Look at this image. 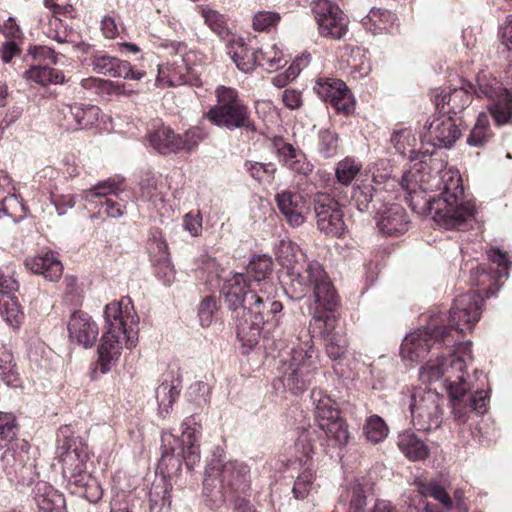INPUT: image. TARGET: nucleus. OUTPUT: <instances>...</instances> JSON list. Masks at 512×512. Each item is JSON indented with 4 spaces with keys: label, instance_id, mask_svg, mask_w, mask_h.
I'll list each match as a JSON object with an SVG mask.
<instances>
[{
    "label": "nucleus",
    "instance_id": "1",
    "mask_svg": "<svg viewBox=\"0 0 512 512\" xmlns=\"http://www.w3.org/2000/svg\"><path fill=\"white\" fill-rule=\"evenodd\" d=\"M104 316L107 330L101 337L97 352L100 370L107 373L119 360L123 344L128 349L136 346L139 318L128 298L107 304Z\"/></svg>",
    "mask_w": 512,
    "mask_h": 512
},
{
    "label": "nucleus",
    "instance_id": "2",
    "mask_svg": "<svg viewBox=\"0 0 512 512\" xmlns=\"http://www.w3.org/2000/svg\"><path fill=\"white\" fill-rule=\"evenodd\" d=\"M450 364L448 357H441L429 360L419 370V379L424 383L443 381L450 397L452 414L459 423H465L472 411L483 414L486 411L487 392L477 390L470 392V385L467 382H459L455 375L449 371Z\"/></svg>",
    "mask_w": 512,
    "mask_h": 512
},
{
    "label": "nucleus",
    "instance_id": "3",
    "mask_svg": "<svg viewBox=\"0 0 512 512\" xmlns=\"http://www.w3.org/2000/svg\"><path fill=\"white\" fill-rule=\"evenodd\" d=\"M441 182L443 187L439 196L426 201L428 214L444 229L463 230L475 218V206L464 198L458 171H443Z\"/></svg>",
    "mask_w": 512,
    "mask_h": 512
},
{
    "label": "nucleus",
    "instance_id": "4",
    "mask_svg": "<svg viewBox=\"0 0 512 512\" xmlns=\"http://www.w3.org/2000/svg\"><path fill=\"white\" fill-rule=\"evenodd\" d=\"M203 494L210 508L219 507L227 496L245 497L251 487L250 467L239 460L221 462L212 459L206 467Z\"/></svg>",
    "mask_w": 512,
    "mask_h": 512
},
{
    "label": "nucleus",
    "instance_id": "5",
    "mask_svg": "<svg viewBox=\"0 0 512 512\" xmlns=\"http://www.w3.org/2000/svg\"><path fill=\"white\" fill-rule=\"evenodd\" d=\"M202 436V426L196 415L186 417L182 422V438L175 437L170 432L161 436V459L158 469L168 476L181 470L184 462L188 470L200 461L199 441Z\"/></svg>",
    "mask_w": 512,
    "mask_h": 512
},
{
    "label": "nucleus",
    "instance_id": "6",
    "mask_svg": "<svg viewBox=\"0 0 512 512\" xmlns=\"http://www.w3.org/2000/svg\"><path fill=\"white\" fill-rule=\"evenodd\" d=\"M272 294L273 292H258L247 308L240 311L236 330L238 340L246 349L244 353H248L257 345L261 331L265 327L271 331L280 323L283 305L280 301L273 300Z\"/></svg>",
    "mask_w": 512,
    "mask_h": 512
},
{
    "label": "nucleus",
    "instance_id": "7",
    "mask_svg": "<svg viewBox=\"0 0 512 512\" xmlns=\"http://www.w3.org/2000/svg\"><path fill=\"white\" fill-rule=\"evenodd\" d=\"M295 298L301 299L309 291L313 292L316 310L320 312H334L339 305L337 291L325 271L316 260L307 258L296 269L292 268L290 275Z\"/></svg>",
    "mask_w": 512,
    "mask_h": 512
},
{
    "label": "nucleus",
    "instance_id": "8",
    "mask_svg": "<svg viewBox=\"0 0 512 512\" xmlns=\"http://www.w3.org/2000/svg\"><path fill=\"white\" fill-rule=\"evenodd\" d=\"M304 338L297 348L292 349L281 368L284 387L296 395L307 389L318 370L319 355L312 337L305 332Z\"/></svg>",
    "mask_w": 512,
    "mask_h": 512
},
{
    "label": "nucleus",
    "instance_id": "9",
    "mask_svg": "<svg viewBox=\"0 0 512 512\" xmlns=\"http://www.w3.org/2000/svg\"><path fill=\"white\" fill-rule=\"evenodd\" d=\"M217 103L209 109L207 119L219 128L229 131L246 129L255 131L249 108L232 87L219 86L215 90Z\"/></svg>",
    "mask_w": 512,
    "mask_h": 512
},
{
    "label": "nucleus",
    "instance_id": "10",
    "mask_svg": "<svg viewBox=\"0 0 512 512\" xmlns=\"http://www.w3.org/2000/svg\"><path fill=\"white\" fill-rule=\"evenodd\" d=\"M443 403V397L435 390L414 389L409 404L413 426L423 432L438 429L443 421Z\"/></svg>",
    "mask_w": 512,
    "mask_h": 512
},
{
    "label": "nucleus",
    "instance_id": "11",
    "mask_svg": "<svg viewBox=\"0 0 512 512\" xmlns=\"http://www.w3.org/2000/svg\"><path fill=\"white\" fill-rule=\"evenodd\" d=\"M450 338L452 336L447 328H441L438 320L433 318L426 327L405 336L400 346V354L403 359L418 362L428 355L435 344L449 347L452 343Z\"/></svg>",
    "mask_w": 512,
    "mask_h": 512
},
{
    "label": "nucleus",
    "instance_id": "12",
    "mask_svg": "<svg viewBox=\"0 0 512 512\" xmlns=\"http://www.w3.org/2000/svg\"><path fill=\"white\" fill-rule=\"evenodd\" d=\"M478 94L490 103L488 109L497 126L512 124V93L495 77L482 74L477 78Z\"/></svg>",
    "mask_w": 512,
    "mask_h": 512
},
{
    "label": "nucleus",
    "instance_id": "13",
    "mask_svg": "<svg viewBox=\"0 0 512 512\" xmlns=\"http://www.w3.org/2000/svg\"><path fill=\"white\" fill-rule=\"evenodd\" d=\"M29 444L24 439H17L15 443L5 449L1 457L4 471L12 481L22 485H30L35 479V463L29 454Z\"/></svg>",
    "mask_w": 512,
    "mask_h": 512
},
{
    "label": "nucleus",
    "instance_id": "14",
    "mask_svg": "<svg viewBox=\"0 0 512 512\" xmlns=\"http://www.w3.org/2000/svg\"><path fill=\"white\" fill-rule=\"evenodd\" d=\"M483 299L475 291L459 295L454 299L453 305L449 311V324L442 328H447L448 332L463 334L471 331L475 323L480 319Z\"/></svg>",
    "mask_w": 512,
    "mask_h": 512
},
{
    "label": "nucleus",
    "instance_id": "15",
    "mask_svg": "<svg viewBox=\"0 0 512 512\" xmlns=\"http://www.w3.org/2000/svg\"><path fill=\"white\" fill-rule=\"evenodd\" d=\"M312 12L322 37L341 40L348 32V17L340 7L329 0H317Z\"/></svg>",
    "mask_w": 512,
    "mask_h": 512
},
{
    "label": "nucleus",
    "instance_id": "16",
    "mask_svg": "<svg viewBox=\"0 0 512 512\" xmlns=\"http://www.w3.org/2000/svg\"><path fill=\"white\" fill-rule=\"evenodd\" d=\"M59 450L62 474L68 485L75 484L82 474H90L87 471L88 446L80 438H67Z\"/></svg>",
    "mask_w": 512,
    "mask_h": 512
},
{
    "label": "nucleus",
    "instance_id": "17",
    "mask_svg": "<svg viewBox=\"0 0 512 512\" xmlns=\"http://www.w3.org/2000/svg\"><path fill=\"white\" fill-rule=\"evenodd\" d=\"M317 228L327 236H342L347 226L341 205L327 193H318L314 198Z\"/></svg>",
    "mask_w": 512,
    "mask_h": 512
},
{
    "label": "nucleus",
    "instance_id": "18",
    "mask_svg": "<svg viewBox=\"0 0 512 512\" xmlns=\"http://www.w3.org/2000/svg\"><path fill=\"white\" fill-rule=\"evenodd\" d=\"M119 189L114 181L104 180L97 183L90 189L82 192V198L95 207H99V213L110 218H120L124 215L126 209V201L116 198L119 197Z\"/></svg>",
    "mask_w": 512,
    "mask_h": 512
},
{
    "label": "nucleus",
    "instance_id": "19",
    "mask_svg": "<svg viewBox=\"0 0 512 512\" xmlns=\"http://www.w3.org/2000/svg\"><path fill=\"white\" fill-rule=\"evenodd\" d=\"M256 283H251L243 273H235L227 278L222 286L221 293L228 308L233 312L235 323L241 315L240 311L246 309L259 292Z\"/></svg>",
    "mask_w": 512,
    "mask_h": 512
},
{
    "label": "nucleus",
    "instance_id": "20",
    "mask_svg": "<svg viewBox=\"0 0 512 512\" xmlns=\"http://www.w3.org/2000/svg\"><path fill=\"white\" fill-rule=\"evenodd\" d=\"M314 91L320 99L329 102L337 113L349 115L354 111L355 102L346 85L340 79L321 78L317 80Z\"/></svg>",
    "mask_w": 512,
    "mask_h": 512
},
{
    "label": "nucleus",
    "instance_id": "21",
    "mask_svg": "<svg viewBox=\"0 0 512 512\" xmlns=\"http://www.w3.org/2000/svg\"><path fill=\"white\" fill-rule=\"evenodd\" d=\"M313 320L322 329L321 335L328 357L333 361L341 359L347 352L348 340L344 332L335 331L337 318L334 312L315 311Z\"/></svg>",
    "mask_w": 512,
    "mask_h": 512
},
{
    "label": "nucleus",
    "instance_id": "22",
    "mask_svg": "<svg viewBox=\"0 0 512 512\" xmlns=\"http://www.w3.org/2000/svg\"><path fill=\"white\" fill-rule=\"evenodd\" d=\"M426 141L436 148H451L461 136L457 120L450 115H439L425 124Z\"/></svg>",
    "mask_w": 512,
    "mask_h": 512
},
{
    "label": "nucleus",
    "instance_id": "23",
    "mask_svg": "<svg viewBox=\"0 0 512 512\" xmlns=\"http://www.w3.org/2000/svg\"><path fill=\"white\" fill-rule=\"evenodd\" d=\"M392 197L376 210L375 218L379 231L386 236H398L409 228V218L405 208L398 203H391Z\"/></svg>",
    "mask_w": 512,
    "mask_h": 512
},
{
    "label": "nucleus",
    "instance_id": "24",
    "mask_svg": "<svg viewBox=\"0 0 512 512\" xmlns=\"http://www.w3.org/2000/svg\"><path fill=\"white\" fill-rule=\"evenodd\" d=\"M18 288V282L0 269V314L12 327H18L23 319L20 304L12 295Z\"/></svg>",
    "mask_w": 512,
    "mask_h": 512
},
{
    "label": "nucleus",
    "instance_id": "25",
    "mask_svg": "<svg viewBox=\"0 0 512 512\" xmlns=\"http://www.w3.org/2000/svg\"><path fill=\"white\" fill-rule=\"evenodd\" d=\"M69 338L85 349L91 348L98 337L99 329L92 317L81 310L74 311L68 321Z\"/></svg>",
    "mask_w": 512,
    "mask_h": 512
},
{
    "label": "nucleus",
    "instance_id": "26",
    "mask_svg": "<svg viewBox=\"0 0 512 512\" xmlns=\"http://www.w3.org/2000/svg\"><path fill=\"white\" fill-rule=\"evenodd\" d=\"M280 163L292 172L299 175H308L313 165L308 161L305 153L292 144L277 138L273 142Z\"/></svg>",
    "mask_w": 512,
    "mask_h": 512
},
{
    "label": "nucleus",
    "instance_id": "27",
    "mask_svg": "<svg viewBox=\"0 0 512 512\" xmlns=\"http://www.w3.org/2000/svg\"><path fill=\"white\" fill-rule=\"evenodd\" d=\"M227 52L242 72H251L258 66L260 56L251 39L247 43L245 38L233 36L228 40Z\"/></svg>",
    "mask_w": 512,
    "mask_h": 512
},
{
    "label": "nucleus",
    "instance_id": "28",
    "mask_svg": "<svg viewBox=\"0 0 512 512\" xmlns=\"http://www.w3.org/2000/svg\"><path fill=\"white\" fill-rule=\"evenodd\" d=\"M276 202L280 212L292 227H299L304 223L307 203L300 193L283 191L276 195Z\"/></svg>",
    "mask_w": 512,
    "mask_h": 512
},
{
    "label": "nucleus",
    "instance_id": "29",
    "mask_svg": "<svg viewBox=\"0 0 512 512\" xmlns=\"http://www.w3.org/2000/svg\"><path fill=\"white\" fill-rule=\"evenodd\" d=\"M149 251L152 257L155 277L164 286H171L175 281L176 271L169 257L167 243L162 240H154Z\"/></svg>",
    "mask_w": 512,
    "mask_h": 512
},
{
    "label": "nucleus",
    "instance_id": "30",
    "mask_svg": "<svg viewBox=\"0 0 512 512\" xmlns=\"http://www.w3.org/2000/svg\"><path fill=\"white\" fill-rule=\"evenodd\" d=\"M391 195L383 189H375L371 184H361L353 189L352 200L360 212L376 214Z\"/></svg>",
    "mask_w": 512,
    "mask_h": 512
},
{
    "label": "nucleus",
    "instance_id": "31",
    "mask_svg": "<svg viewBox=\"0 0 512 512\" xmlns=\"http://www.w3.org/2000/svg\"><path fill=\"white\" fill-rule=\"evenodd\" d=\"M273 269L272 258L266 254L253 256L247 266L245 276L255 285L260 293L265 294L274 291V285L269 280L268 275Z\"/></svg>",
    "mask_w": 512,
    "mask_h": 512
},
{
    "label": "nucleus",
    "instance_id": "32",
    "mask_svg": "<svg viewBox=\"0 0 512 512\" xmlns=\"http://www.w3.org/2000/svg\"><path fill=\"white\" fill-rule=\"evenodd\" d=\"M470 93L462 88H444L435 97V104L443 114H454L461 112L471 103Z\"/></svg>",
    "mask_w": 512,
    "mask_h": 512
},
{
    "label": "nucleus",
    "instance_id": "33",
    "mask_svg": "<svg viewBox=\"0 0 512 512\" xmlns=\"http://www.w3.org/2000/svg\"><path fill=\"white\" fill-rule=\"evenodd\" d=\"M25 266L34 274H41L49 281H57L63 272V265L53 252L28 257Z\"/></svg>",
    "mask_w": 512,
    "mask_h": 512
},
{
    "label": "nucleus",
    "instance_id": "34",
    "mask_svg": "<svg viewBox=\"0 0 512 512\" xmlns=\"http://www.w3.org/2000/svg\"><path fill=\"white\" fill-rule=\"evenodd\" d=\"M310 400L317 426L340 416V410L336 401L324 390L314 388L310 393Z\"/></svg>",
    "mask_w": 512,
    "mask_h": 512
},
{
    "label": "nucleus",
    "instance_id": "35",
    "mask_svg": "<svg viewBox=\"0 0 512 512\" xmlns=\"http://www.w3.org/2000/svg\"><path fill=\"white\" fill-rule=\"evenodd\" d=\"M38 512H61L65 499L61 492L45 481H39L33 490Z\"/></svg>",
    "mask_w": 512,
    "mask_h": 512
},
{
    "label": "nucleus",
    "instance_id": "36",
    "mask_svg": "<svg viewBox=\"0 0 512 512\" xmlns=\"http://www.w3.org/2000/svg\"><path fill=\"white\" fill-rule=\"evenodd\" d=\"M65 118H72L74 124L69 127L74 130L88 129L93 127L99 120L100 108L90 104L67 105L62 110Z\"/></svg>",
    "mask_w": 512,
    "mask_h": 512
},
{
    "label": "nucleus",
    "instance_id": "37",
    "mask_svg": "<svg viewBox=\"0 0 512 512\" xmlns=\"http://www.w3.org/2000/svg\"><path fill=\"white\" fill-rule=\"evenodd\" d=\"M275 256L278 262L291 275L292 268L296 269L307 257L301 248L289 239H281L275 245Z\"/></svg>",
    "mask_w": 512,
    "mask_h": 512
},
{
    "label": "nucleus",
    "instance_id": "38",
    "mask_svg": "<svg viewBox=\"0 0 512 512\" xmlns=\"http://www.w3.org/2000/svg\"><path fill=\"white\" fill-rule=\"evenodd\" d=\"M451 336L452 338H450V340H452V343L449 346H455V349L447 356L450 364L449 371L457 373L455 377L459 382H466L464 374L467 363L472 360L471 342L456 343V339L452 333Z\"/></svg>",
    "mask_w": 512,
    "mask_h": 512
},
{
    "label": "nucleus",
    "instance_id": "39",
    "mask_svg": "<svg viewBox=\"0 0 512 512\" xmlns=\"http://www.w3.org/2000/svg\"><path fill=\"white\" fill-rule=\"evenodd\" d=\"M397 445L401 452L412 461L424 460L429 454L427 445L411 430L399 433Z\"/></svg>",
    "mask_w": 512,
    "mask_h": 512
},
{
    "label": "nucleus",
    "instance_id": "40",
    "mask_svg": "<svg viewBox=\"0 0 512 512\" xmlns=\"http://www.w3.org/2000/svg\"><path fill=\"white\" fill-rule=\"evenodd\" d=\"M325 435L328 445L333 447H343L348 444L351 433L346 420L340 416L318 426Z\"/></svg>",
    "mask_w": 512,
    "mask_h": 512
},
{
    "label": "nucleus",
    "instance_id": "41",
    "mask_svg": "<svg viewBox=\"0 0 512 512\" xmlns=\"http://www.w3.org/2000/svg\"><path fill=\"white\" fill-rule=\"evenodd\" d=\"M122 63L123 60L115 56H111L103 51H96L90 56L88 65L96 74L118 78L121 75Z\"/></svg>",
    "mask_w": 512,
    "mask_h": 512
},
{
    "label": "nucleus",
    "instance_id": "42",
    "mask_svg": "<svg viewBox=\"0 0 512 512\" xmlns=\"http://www.w3.org/2000/svg\"><path fill=\"white\" fill-rule=\"evenodd\" d=\"M148 141L159 154L177 153V134L169 127L161 126L150 132Z\"/></svg>",
    "mask_w": 512,
    "mask_h": 512
},
{
    "label": "nucleus",
    "instance_id": "43",
    "mask_svg": "<svg viewBox=\"0 0 512 512\" xmlns=\"http://www.w3.org/2000/svg\"><path fill=\"white\" fill-rule=\"evenodd\" d=\"M171 488L165 476L152 484L149 491L150 512H170Z\"/></svg>",
    "mask_w": 512,
    "mask_h": 512
},
{
    "label": "nucleus",
    "instance_id": "44",
    "mask_svg": "<svg viewBox=\"0 0 512 512\" xmlns=\"http://www.w3.org/2000/svg\"><path fill=\"white\" fill-rule=\"evenodd\" d=\"M159 75L166 79L169 86L185 85L192 82L189 68L182 58L168 62L165 66H160Z\"/></svg>",
    "mask_w": 512,
    "mask_h": 512
},
{
    "label": "nucleus",
    "instance_id": "45",
    "mask_svg": "<svg viewBox=\"0 0 512 512\" xmlns=\"http://www.w3.org/2000/svg\"><path fill=\"white\" fill-rule=\"evenodd\" d=\"M69 486L72 493L78 494L90 503H97L103 497V490L99 482L91 474H82L80 480Z\"/></svg>",
    "mask_w": 512,
    "mask_h": 512
},
{
    "label": "nucleus",
    "instance_id": "46",
    "mask_svg": "<svg viewBox=\"0 0 512 512\" xmlns=\"http://www.w3.org/2000/svg\"><path fill=\"white\" fill-rule=\"evenodd\" d=\"M24 77L27 80L33 81L42 86L48 84H59L64 81V74L62 71L50 68L46 65H35L29 70L24 72Z\"/></svg>",
    "mask_w": 512,
    "mask_h": 512
},
{
    "label": "nucleus",
    "instance_id": "47",
    "mask_svg": "<svg viewBox=\"0 0 512 512\" xmlns=\"http://www.w3.org/2000/svg\"><path fill=\"white\" fill-rule=\"evenodd\" d=\"M362 170V163L353 157L347 156L340 160L335 167L337 182L349 186Z\"/></svg>",
    "mask_w": 512,
    "mask_h": 512
},
{
    "label": "nucleus",
    "instance_id": "48",
    "mask_svg": "<svg viewBox=\"0 0 512 512\" xmlns=\"http://www.w3.org/2000/svg\"><path fill=\"white\" fill-rule=\"evenodd\" d=\"M492 137V131L489 126V118L482 113L478 116L477 121L467 137L469 146L481 148L486 145Z\"/></svg>",
    "mask_w": 512,
    "mask_h": 512
},
{
    "label": "nucleus",
    "instance_id": "49",
    "mask_svg": "<svg viewBox=\"0 0 512 512\" xmlns=\"http://www.w3.org/2000/svg\"><path fill=\"white\" fill-rule=\"evenodd\" d=\"M48 21L43 26L44 33L51 39L57 41L60 44L64 43H73L74 33L72 30H68L66 26L63 25L62 20L59 18V15H50L47 16Z\"/></svg>",
    "mask_w": 512,
    "mask_h": 512
},
{
    "label": "nucleus",
    "instance_id": "50",
    "mask_svg": "<svg viewBox=\"0 0 512 512\" xmlns=\"http://www.w3.org/2000/svg\"><path fill=\"white\" fill-rule=\"evenodd\" d=\"M394 18L395 15L388 10L371 8L368 14L362 17L361 23L366 30L375 34L386 29V23L392 22Z\"/></svg>",
    "mask_w": 512,
    "mask_h": 512
},
{
    "label": "nucleus",
    "instance_id": "51",
    "mask_svg": "<svg viewBox=\"0 0 512 512\" xmlns=\"http://www.w3.org/2000/svg\"><path fill=\"white\" fill-rule=\"evenodd\" d=\"M200 13L204 22L221 39L229 37L230 32L227 26L226 18L223 14L209 7H201Z\"/></svg>",
    "mask_w": 512,
    "mask_h": 512
},
{
    "label": "nucleus",
    "instance_id": "52",
    "mask_svg": "<svg viewBox=\"0 0 512 512\" xmlns=\"http://www.w3.org/2000/svg\"><path fill=\"white\" fill-rule=\"evenodd\" d=\"M315 486V472L313 467L308 465L304 467L300 474L297 476L293 488L292 493L295 499L303 500L305 499L310 492L314 489Z\"/></svg>",
    "mask_w": 512,
    "mask_h": 512
},
{
    "label": "nucleus",
    "instance_id": "53",
    "mask_svg": "<svg viewBox=\"0 0 512 512\" xmlns=\"http://www.w3.org/2000/svg\"><path fill=\"white\" fill-rule=\"evenodd\" d=\"M179 393L178 386L172 381H164L156 388L155 397L161 414L169 412Z\"/></svg>",
    "mask_w": 512,
    "mask_h": 512
},
{
    "label": "nucleus",
    "instance_id": "54",
    "mask_svg": "<svg viewBox=\"0 0 512 512\" xmlns=\"http://www.w3.org/2000/svg\"><path fill=\"white\" fill-rule=\"evenodd\" d=\"M418 490L423 496L432 497L440 502L447 510L453 508V501L451 497L438 481L432 480L429 482H419Z\"/></svg>",
    "mask_w": 512,
    "mask_h": 512
},
{
    "label": "nucleus",
    "instance_id": "55",
    "mask_svg": "<svg viewBox=\"0 0 512 512\" xmlns=\"http://www.w3.org/2000/svg\"><path fill=\"white\" fill-rule=\"evenodd\" d=\"M17 432L15 417L11 413L0 412V450L15 443Z\"/></svg>",
    "mask_w": 512,
    "mask_h": 512
},
{
    "label": "nucleus",
    "instance_id": "56",
    "mask_svg": "<svg viewBox=\"0 0 512 512\" xmlns=\"http://www.w3.org/2000/svg\"><path fill=\"white\" fill-rule=\"evenodd\" d=\"M364 434L372 443H379L388 436V426L378 415H371L364 425Z\"/></svg>",
    "mask_w": 512,
    "mask_h": 512
},
{
    "label": "nucleus",
    "instance_id": "57",
    "mask_svg": "<svg viewBox=\"0 0 512 512\" xmlns=\"http://www.w3.org/2000/svg\"><path fill=\"white\" fill-rule=\"evenodd\" d=\"M2 209L3 217L7 216L14 220L23 218L27 211L21 197L15 193H10V190L6 189L5 194H3Z\"/></svg>",
    "mask_w": 512,
    "mask_h": 512
},
{
    "label": "nucleus",
    "instance_id": "58",
    "mask_svg": "<svg viewBox=\"0 0 512 512\" xmlns=\"http://www.w3.org/2000/svg\"><path fill=\"white\" fill-rule=\"evenodd\" d=\"M49 353L44 343L40 341L30 343L27 351L30 367L35 370L47 369L50 365Z\"/></svg>",
    "mask_w": 512,
    "mask_h": 512
},
{
    "label": "nucleus",
    "instance_id": "59",
    "mask_svg": "<svg viewBox=\"0 0 512 512\" xmlns=\"http://www.w3.org/2000/svg\"><path fill=\"white\" fill-rule=\"evenodd\" d=\"M339 136L332 130H322L318 134V152L324 158H332L339 151Z\"/></svg>",
    "mask_w": 512,
    "mask_h": 512
},
{
    "label": "nucleus",
    "instance_id": "60",
    "mask_svg": "<svg viewBox=\"0 0 512 512\" xmlns=\"http://www.w3.org/2000/svg\"><path fill=\"white\" fill-rule=\"evenodd\" d=\"M139 186L140 199L151 203L153 207H156L158 203L163 202L162 195L157 187V179L154 175L147 174L144 178L141 179Z\"/></svg>",
    "mask_w": 512,
    "mask_h": 512
},
{
    "label": "nucleus",
    "instance_id": "61",
    "mask_svg": "<svg viewBox=\"0 0 512 512\" xmlns=\"http://www.w3.org/2000/svg\"><path fill=\"white\" fill-rule=\"evenodd\" d=\"M185 397L189 403L200 408L210 401V386L204 381H196L187 388Z\"/></svg>",
    "mask_w": 512,
    "mask_h": 512
},
{
    "label": "nucleus",
    "instance_id": "62",
    "mask_svg": "<svg viewBox=\"0 0 512 512\" xmlns=\"http://www.w3.org/2000/svg\"><path fill=\"white\" fill-rule=\"evenodd\" d=\"M257 53H259L260 56L258 66L264 68L266 71L272 72L282 66L283 54L275 44L269 46L266 50L257 48Z\"/></svg>",
    "mask_w": 512,
    "mask_h": 512
},
{
    "label": "nucleus",
    "instance_id": "63",
    "mask_svg": "<svg viewBox=\"0 0 512 512\" xmlns=\"http://www.w3.org/2000/svg\"><path fill=\"white\" fill-rule=\"evenodd\" d=\"M204 139V133L199 127H192L183 135L177 134V152L194 150Z\"/></svg>",
    "mask_w": 512,
    "mask_h": 512
},
{
    "label": "nucleus",
    "instance_id": "64",
    "mask_svg": "<svg viewBox=\"0 0 512 512\" xmlns=\"http://www.w3.org/2000/svg\"><path fill=\"white\" fill-rule=\"evenodd\" d=\"M281 20V15L275 11H258L254 14L252 27L255 31H268Z\"/></svg>",
    "mask_w": 512,
    "mask_h": 512
}]
</instances>
